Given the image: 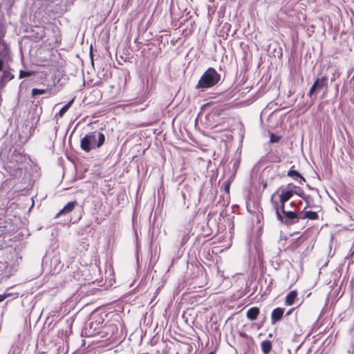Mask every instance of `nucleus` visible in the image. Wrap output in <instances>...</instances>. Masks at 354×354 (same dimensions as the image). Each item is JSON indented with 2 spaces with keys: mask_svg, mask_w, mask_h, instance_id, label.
<instances>
[{
  "mask_svg": "<svg viewBox=\"0 0 354 354\" xmlns=\"http://www.w3.org/2000/svg\"><path fill=\"white\" fill-rule=\"evenodd\" d=\"M32 73L29 71H21L19 73V78H24L32 75Z\"/></svg>",
  "mask_w": 354,
  "mask_h": 354,
  "instance_id": "15",
  "label": "nucleus"
},
{
  "mask_svg": "<svg viewBox=\"0 0 354 354\" xmlns=\"http://www.w3.org/2000/svg\"><path fill=\"white\" fill-rule=\"evenodd\" d=\"M279 140V137L274 135L273 133H272L270 135V142H277Z\"/></svg>",
  "mask_w": 354,
  "mask_h": 354,
  "instance_id": "17",
  "label": "nucleus"
},
{
  "mask_svg": "<svg viewBox=\"0 0 354 354\" xmlns=\"http://www.w3.org/2000/svg\"><path fill=\"white\" fill-rule=\"evenodd\" d=\"M220 80V75L216 71L210 67L201 77L197 85V88H208L216 85Z\"/></svg>",
  "mask_w": 354,
  "mask_h": 354,
  "instance_id": "3",
  "label": "nucleus"
},
{
  "mask_svg": "<svg viewBox=\"0 0 354 354\" xmlns=\"http://www.w3.org/2000/svg\"><path fill=\"white\" fill-rule=\"evenodd\" d=\"M288 176L294 178H300L303 181H305V178L296 170H290L288 172Z\"/></svg>",
  "mask_w": 354,
  "mask_h": 354,
  "instance_id": "13",
  "label": "nucleus"
},
{
  "mask_svg": "<svg viewBox=\"0 0 354 354\" xmlns=\"http://www.w3.org/2000/svg\"><path fill=\"white\" fill-rule=\"evenodd\" d=\"M317 90V88L314 86V85L313 84V86H311V88H310V91H309V96H311L314 92Z\"/></svg>",
  "mask_w": 354,
  "mask_h": 354,
  "instance_id": "19",
  "label": "nucleus"
},
{
  "mask_svg": "<svg viewBox=\"0 0 354 354\" xmlns=\"http://www.w3.org/2000/svg\"><path fill=\"white\" fill-rule=\"evenodd\" d=\"M77 201H71V202H68L58 213L56 215V217H58L60 215H62V214H68L70 212H71L74 208L75 207V206H77Z\"/></svg>",
  "mask_w": 354,
  "mask_h": 354,
  "instance_id": "5",
  "label": "nucleus"
},
{
  "mask_svg": "<svg viewBox=\"0 0 354 354\" xmlns=\"http://www.w3.org/2000/svg\"><path fill=\"white\" fill-rule=\"evenodd\" d=\"M12 294L11 293H3L2 295H0V302H2L3 301H4L6 299H7L8 297H9L10 296H11Z\"/></svg>",
  "mask_w": 354,
  "mask_h": 354,
  "instance_id": "16",
  "label": "nucleus"
},
{
  "mask_svg": "<svg viewBox=\"0 0 354 354\" xmlns=\"http://www.w3.org/2000/svg\"><path fill=\"white\" fill-rule=\"evenodd\" d=\"M261 350L265 353H268L272 348V343L269 340L263 341L261 344Z\"/></svg>",
  "mask_w": 354,
  "mask_h": 354,
  "instance_id": "10",
  "label": "nucleus"
},
{
  "mask_svg": "<svg viewBox=\"0 0 354 354\" xmlns=\"http://www.w3.org/2000/svg\"><path fill=\"white\" fill-rule=\"evenodd\" d=\"M229 189H230V183H228L225 185V190L228 192Z\"/></svg>",
  "mask_w": 354,
  "mask_h": 354,
  "instance_id": "20",
  "label": "nucleus"
},
{
  "mask_svg": "<svg viewBox=\"0 0 354 354\" xmlns=\"http://www.w3.org/2000/svg\"><path fill=\"white\" fill-rule=\"evenodd\" d=\"M297 293L295 290L290 291L286 297L285 303L287 306H291L294 304Z\"/></svg>",
  "mask_w": 354,
  "mask_h": 354,
  "instance_id": "9",
  "label": "nucleus"
},
{
  "mask_svg": "<svg viewBox=\"0 0 354 354\" xmlns=\"http://www.w3.org/2000/svg\"><path fill=\"white\" fill-rule=\"evenodd\" d=\"M259 314V309L257 307L250 308L247 312V317L250 320H255Z\"/></svg>",
  "mask_w": 354,
  "mask_h": 354,
  "instance_id": "8",
  "label": "nucleus"
},
{
  "mask_svg": "<svg viewBox=\"0 0 354 354\" xmlns=\"http://www.w3.org/2000/svg\"><path fill=\"white\" fill-rule=\"evenodd\" d=\"M3 62L0 59V71L3 70Z\"/></svg>",
  "mask_w": 354,
  "mask_h": 354,
  "instance_id": "21",
  "label": "nucleus"
},
{
  "mask_svg": "<svg viewBox=\"0 0 354 354\" xmlns=\"http://www.w3.org/2000/svg\"><path fill=\"white\" fill-rule=\"evenodd\" d=\"M73 103V99L69 101L66 104H65L59 111L57 115L59 117H62L65 113L68 110V109L71 106L72 104Z\"/></svg>",
  "mask_w": 354,
  "mask_h": 354,
  "instance_id": "12",
  "label": "nucleus"
},
{
  "mask_svg": "<svg viewBox=\"0 0 354 354\" xmlns=\"http://www.w3.org/2000/svg\"><path fill=\"white\" fill-rule=\"evenodd\" d=\"M293 195V192L291 189H283L279 195L280 203L279 207L283 209L285 207V203L288 201Z\"/></svg>",
  "mask_w": 354,
  "mask_h": 354,
  "instance_id": "4",
  "label": "nucleus"
},
{
  "mask_svg": "<svg viewBox=\"0 0 354 354\" xmlns=\"http://www.w3.org/2000/svg\"><path fill=\"white\" fill-rule=\"evenodd\" d=\"M104 141L105 136L102 133L93 131L82 138L80 146L82 150L89 152L93 149L100 148Z\"/></svg>",
  "mask_w": 354,
  "mask_h": 354,
  "instance_id": "1",
  "label": "nucleus"
},
{
  "mask_svg": "<svg viewBox=\"0 0 354 354\" xmlns=\"http://www.w3.org/2000/svg\"><path fill=\"white\" fill-rule=\"evenodd\" d=\"M327 77H322V78H317L313 85L315 87L317 88V90H321L324 87L327 86Z\"/></svg>",
  "mask_w": 354,
  "mask_h": 354,
  "instance_id": "7",
  "label": "nucleus"
},
{
  "mask_svg": "<svg viewBox=\"0 0 354 354\" xmlns=\"http://www.w3.org/2000/svg\"><path fill=\"white\" fill-rule=\"evenodd\" d=\"M271 202L275 210L277 218L281 223L291 225L299 222L300 217L295 212L286 211L284 208L281 209L279 203L273 201V196L271 198Z\"/></svg>",
  "mask_w": 354,
  "mask_h": 354,
  "instance_id": "2",
  "label": "nucleus"
},
{
  "mask_svg": "<svg viewBox=\"0 0 354 354\" xmlns=\"http://www.w3.org/2000/svg\"><path fill=\"white\" fill-rule=\"evenodd\" d=\"M8 76H9V73L6 71H4L3 73V79L11 80L13 77V75H12V77H9Z\"/></svg>",
  "mask_w": 354,
  "mask_h": 354,
  "instance_id": "18",
  "label": "nucleus"
},
{
  "mask_svg": "<svg viewBox=\"0 0 354 354\" xmlns=\"http://www.w3.org/2000/svg\"><path fill=\"white\" fill-rule=\"evenodd\" d=\"M284 313V309L281 308H274L272 312L271 322L274 324L276 322L279 321Z\"/></svg>",
  "mask_w": 354,
  "mask_h": 354,
  "instance_id": "6",
  "label": "nucleus"
},
{
  "mask_svg": "<svg viewBox=\"0 0 354 354\" xmlns=\"http://www.w3.org/2000/svg\"><path fill=\"white\" fill-rule=\"evenodd\" d=\"M209 354H214L213 352H210Z\"/></svg>",
  "mask_w": 354,
  "mask_h": 354,
  "instance_id": "22",
  "label": "nucleus"
},
{
  "mask_svg": "<svg viewBox=\"0 0 354 354\" xmlns=\"http://www.w3.org/2000/svg\"><path fill=\"white\" fill-rule=\"evenodd\" d=\"M318 218V214L317 212H313V211H307V212H305L304 215L300 217V218H308V219H310V220H315Z\"/></svg>",
  "mask_w": 354,
  "mask_h": 354,
  "instance_id": "11",
  "label": "nucleus"
},
{
  "mask_svg": "<svg viewBox=\"0 0 354 354\" xmlns=\"http://www.w3.org/2000/svg\"><path fill=\"white\" fill-rule=\"evenodd\" d=\"M46 93V90L44 89H39V88H32L31 93L32 97H35L36 95H43Z\"/></svg>",
  "mask_w": 354,
  "mask_h": 354,
  "instance_id": "14",
  "label": "nucleus"
}]
</instances>
